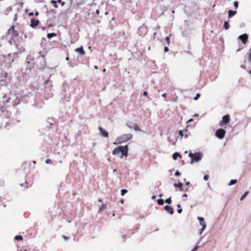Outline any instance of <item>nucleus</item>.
Listing matches in <instances>:
<instances>
[{
  "label": "nucleus",
  "instance_id": "obj_27",
  "mask_svg": "<svg viewBox=\"0 0 251 251\" xmlns=\"http://www.w3.org/2000/svg\"><path fill=\"white\" fill-rule=\"evenodd\" d=\"M165 41H166L167 45H170V40L169 36H168V37H166Z\"/></svg>",
  "mask_w": 251,
  "mask_h": 251
},
{
  "label": "nucleus",
  "instance_id": "obj_4",
  "mask_svg": "<svg viewBox=\"0 0 251 251\" xmlns=\"http://www.w3.org/2000/svg\"><path fill=\"white\" fill-rule=\"evenodd\" d=\"M7 34H11V38L14 39V38H16L19 36V32L18 31L15 29L14 26H12L7 31Z\"/></svg>",
  "mask_w": 251,
  "mask_h": 251
},
{
  "label": "nucleus",
  "instance_id": "obj_58",
  "mask_svg": "<svg viewBox=\"0 0 251 251\" xmlns=\"http://www.w3.org/2000/svg\"><path fill=\"white\" fill-rule=\"evenodd\" d=\"M249 73L251 75V70L249 71Z\"/></svg>",
  "mask_w": 251,
  "mask_h": 251
},
{
  "label": "nucleus",
  "instance_id": "obj_49",
  "mask_svg": "<svg viewBox=\"0 0 251 251\" xmlns=\"http://www.w3.org/2000/svg\"><path fill=\"white\" fill-rule=\"evenodd\" d=\"M193 121V120L192 119H191L188 120V122H192Z\"/></svg>",
  "mask_w": 251,
  "mask_h": 251
},
{
  "label": "nucleus",
  "instance_id": "obj_53",
  "mask_svg": "<svg viewBox=\"0 0 251 251\" xmlns=\"http://www.w3.org/2000/svg\"><path fill=\"white\" fill-rule=\"evenodd\" d=\"M155 198V196H153L152 197V199H154Z\"/></svg>",
  "mask_w": 251,
  "mask_h": 251
},
{
  "label": "nucleus",
  "instance_id": "obj_34",
  "mask_svg": "<svg viewBox=\"0 0 251 251\" xmlns=\"http://www.w3.org/2000/svg\"><path fill=\"white\" fill-rule=\"evenodd\" d=\"M201 95L200 94H197L196 97L194 98V100H197L200 97Z\"/></svg>",
  "mask_w": 251,
  "mask_h": 251
},
{
  "label": "nucleus",
  "instance_id": "obj_52",
  "mask_svg": "<svg viewBox=\"0 0 251 251\" xmlns=\"http://www.w3.org/2000/svg\"><path fill=\"white\" fill-rule=\"evenodd\" d=\"M56 1L59 2V3L62 2V0H57Z\"/></svg>",
  "mask_w": 251,
  "mask_h": 251
},
{
  "label": "nucleus",
  "instance_id": "obj_42",
  "mask_svg": "<svg viewBox=\"0 0 251 251\" xmlns=\"http://www.w3.org/2000/svg\"><path fill=\"white\" fill-rule=\"evenodd\" d=\"M62 237L66 240H67L68 239V237H66V236L65 235H63L62 236Z\"/></svg>",
  "mask_w": 251,
  "mask_h": 251
},
{
  "label": "nucleus",
  "instance_id": "obj_10",
  "mask_svg": "<svg viewBox=\"0 0 251 251\" xmlns=\"http://www.w3.org/2000/svg\"><path fill=\"white\" fill-rule=\"evenodd\" d=\"M39 24V21L38 20H35L34 19H31V24L30 26L34 28L35 27L37 26Z\"/></svg>",
  "mask_w": 251,
  "mask_h": 251
},
{
  "label": "nucleus",
  "instance_id": "obj_2",
  "mask_svg": "<svg viewBox=\"0 0 251 251\" xmlns=\"http://www.w3.org/2000/svg\"><path fill=\"white\" fill-rule=\"evenodd\" d=\"M132 135L131 134H125L118 137L117 140L120 143H124L131 139Z\"/></svg>",
  "mask_w": 251,
  "mask_h": 251
},
{
  "label": "nucleus",
  "instance_id": "obj_20",
  "mask_svg": "<svg viewBox=\"0 0 251 251\" xmlns=\"http://www.w3.org/2000/svg\"><path fill=\"white\" fill-rule=\"evenodd\" d=\"M248 194H249V191L245 192L244 193V194L241 196V197L240 198V201L243 200Z\"/></svg>",
  "mask_w": 251,
  "mask_h": 251
},
{
  "label": "nucleus",
  "instance_id": "obj_15",
  "mask_svg": "<svg viewBox=\"0 0 251 251\" xmlns=\"http://www.w3.org/2000/svg\"><path fill=\"white\" fill-rule=\"evenodd\" d=\"M228 18H230L236 14V11L229 10L228 11Z\"/></svg>",
  "mask_w": 251,
  "mask_h": 251
},
{
  "label": "nucleus",
  "instance_id": "obj_28",
  "mask_svg": "<svg viewBox=\"0 0 251 251\" xmlns=\"http://www.w3.org/2000/svg\"><path fill=\"white\" fill-rule=\"evenodd\" d=\"M127 192V191L126 189H122L121 190V195L124 196Z\"/></svg>",
  "mask_w": 251,
  "mask_h": 251
},
{
  "label": "nucleus",
  "instance_id": "obj_46",
  "mask_svg": "<svg viewBox=\"0 0 251 251\" xmlns=\"http://www.w3.org/2000/svg\"><path fill=\"white\" fill-rule=\"evenodd\" d=\"M182 197H187V195L186 194H184L182 195Z\"/></svg>",
  "mask_w": 251,
  "mask_h": 251
},
{
  "label": "nucleus",
  "instance_id": "obj_12",
  "mask_svg": "<svg viewBox=\"0 0 251 251\" xmlns=\"http://www.w3.org/2000/svg\"><path fill=\"white\" fill-rule=\"evenodd\" d=\"M164 209L166 211H167V212H168L170 214H173L174 213V209L170 206H168V205L165 206L164 207Z\"/></svg>",
  "mask_w": 251,
  "mask_h": 251
},
{
  "label": "nucleus",
  "instance_id": "obj_8",
  "mask_svg": "<svg viewBox=\"0 0 251 251\" xmlns=\"http://www.w3.org/2000/svg\"><path fill=\"white\" fill-rule=\"evenodd\" d=\"M99 129L100 131V135L104 137H108L109 134L108 132L106 131L104 129H103L101 126L99 127Z\"/></svg>",
  "mask_w": 251,
  "mask_h": 251
},
{
  "label": "nucleus",
  "instance_id": "obj_9",
  "mask_svg": "<svg viewBox=\"0 0 251 251\" xmlns=\"http://www.w3.org/2000/svg\"><path fill=\"white\" fill-rule=\"evenodd\" d=\"M198 219L200 221V225L202 226L201 230H203L206 228V223L204 221V218L201 217H198Z\"/></svg>",
  "mask_w": 251,
  "mask_h": 251
},
{
  "label": "nucleus",
  "instance_id": "obj_48",
  "mask_svg": "<svg viewBox=\"0 0 251 251\" xmlns=\"http://www.w3.org/2000/svg\"><path fill=\"white\" fill-rule=\"evenodd\" d=\"M185 184L186 185L188 186L190 184V182L188 181V182H186Z\"/></svg>",
  "mask_w": 251,
  "mask_h": 251
},
{
  "label": "nucleus",
  "instance_id": "obj_24",
  "mask_svg": "<svg viewBox=\"0 0 251 251\" xmlns=\"http://www.w3.org/2000/svg\"><path fill=\"white\" fill-rule=\"evenodd\" d=\"M157 203L159 205H162L164 204V201L163 199H160L157 200Z\"/></svg>",
  "mask_w": 251,
  "mask_h": 251
},
{
  "label": "nucleus",
  "instance_id": "obj_36",
  "mask_svg": "<svg viewBox=\"0 0 251 251\" xmlns=\"http://www.w3.org/2000/svg\"><path fill=\"white\" fill-rule=\"evenodd\" d=\"M175 176H179L180 175V173L177 171H176V173H175Z\"/></svg>",
  "mask_w": 251,
  "mask_h": 251
},
{
  "label": "nucleus",
  "instance_id": "obj_55",
  "mask_svg": "<svg viewBox=\"0 0 251 251\" xmlns=\"http://www.w3.org/2000/svg\"><path fill=\"white\" fill-rule=\"evenodd\" d=\"M184 131H186V132H187V129H185L183 130Z\"/></svg>",
  "mask_w": 251,
  "mask_h": 251
},
{
  "label": "nucleus",
  "instance_id": "obj_43",
  "mask_svg": "<svg viewBox=\"0 0 251 251\" xmlns=\"http://www.w3.org/2000/svg\"><path fill=\"white\" fill-rule=\"evenodd\" d=\"M198 246L195 247L193 249V250H192V251H196L198 249Z\"/></svg>",
  "mask_w": 251,
  "mask_h": 251
},
{
  "label": "nucleus",
  "instance_id": "obj_23",
  "mask_svg": "<svg viewBox=\"0 0 251 251\" xmlns=\"http://www.w3.org/2000/svg\"><path fill=\"white\" fill-rule=\"evenodd\" d=\"M15 239L16 240L22 241L23 238V237H22V236L21 235H16L15 237Z\"/></svg>",
  "mask_w": 251,
  "mask_h": 251
},
{
  "label": "nucleus",
  "instance_id": "obj_57",
  "mask_svg": "<svg viewBox=\"0 0 251 251\" xmlns=\"http://www.w3.org/2000/svg\"><path fill=\"white\" fill-rule=\"evenodd\" d=\"M25 12H26V13H27V11H28V9H26V10H25Z\"/></svg>",
  "mask_w": 251,
  "mask_h": 251
},
{
  "label": "nucleus",
  "instance_id": "obj_26",
  "mask_svg": "<svg viewBox=\"0 0 251 251\" xmlns=\"http://www.w3.org/2000/svg\"><path fill=\"white\" fill-rule=\"evenodd\" d=\"M248 59L249 62L251 63V49L249 50V52L248 53Z\"/></svg>",
  "mask_w": 251,
  "mask_h": 251
},
{
  "label": "nucleus",
  "instance_id": "obj_54",
  "mask_svg": "<svg viewBox=\"0 0 251 251\" xmlns=\"http://www.w3.org/2000/svg\"><path fill=\"white\" fill-rule=\"evenodd\" d=\"M98 201H99V202H101V201H102V200H101V199H99Z\"/></svg>",
  "mask_w": 251,
  "mask_h": 251
},
{
  "label": "nucleus",
  "instance_id": "obj_33",
  "mask_svg": "<svg viewBox=\"0 0 251 251\" xmlns=\"http://www.w3.org/2000/svg\"><path fill=\"white\" fill-rule=\"evenodd\" d=\"M179 135L182 138L184 136L183 131L182 130H179Z\"/></svg>",
  "mask_w": 251,
  "mask_h": 251
},
{
  "label": "nucleus",
  "instance_id": "obj_3",
  "mask_svg": "<svg viewBox=\"0 0 251 251\" xmlns=\"http://www.w3.org/2000/svg\"><path fill=\"white\" fill-rule=\"evenodd\" d=\"M189 156L191 158L192 161L191 163L192 164L194 161H198L200 160L201 158V154L200 152H197L195 153H192L190 152L189 154Z\"/></svg>",
  "mask_w": 251,
  "mask_h": 251
},
{
  "label": "nucleus",
  "instance_id": "obj_40",
  "mask_svg": "<svg viewBox=\"0 0 251 251\" xmlns=\"http://www.w3.org/2000/svg\"><path fill=\"white\" fill-rule=\"evenodd\" d=\"M33 15H34V13H33V12H29V13H28V15H29V16H33Z\"/></svg>",
  "mask_w": 251,
  "mask_h": 251
},
{
  "label": "nucleus",
  "instance_id": "obj_6",
  "mask_svg": "<svg viewBox=\"0 0 251 251\" xmlns=\"http://www.w3.org/2000/svg\"><path fill=\"white\" fill-rule=\"evenodd\" d=\"M226 131L223 128L218 129L215 133L216 136L220 139L224 138L226 134Z\"/></svg>",
  "mask_w": 251,
  "mask_h": 251
},
{
  "label": "nucleus",
  "instance_id": "obj_7",
  "mask_svg": "<svg viewBox=\"0 0 251 251\" xmlns=\"http://www.w3.org/2000/svg\"><path fill=\"white\" fill-rule=\"evenodd\" d=\"M238 38L241 40L244 44H246L248 41V35L247 34H244L239 36Z\"/></svg>",
  "mask_w": 251,
  "mask_h": 251
},
{
  "label": "nucleus",
  "instance_id": "obj_61",
  "mask_svg": "<svg viewBox=\"0 0 251 251\" xmlns=\"http://www.w3.org/2000/svg\"><path fill=\"white\" fill-rule=\"evenodd\" d=\"M24 251H27L26 250H25Z\"/></svg>",
  "mask_w": 251,
  "mask_h": 251
},
{
  "label": "nucleus",
  "instance_id": "obj_44",
  "mask_svg": "<svg viewBox=\"0 0 251 251\" xmlns=\"http://www.w3.org/2000/svg\"><path fill=\"white\" fill-rule=\"evenodd\" d=\"M166 93H164L162 95V97H164V98H166Z\"/></svg>",
  "mask_w": 251,
  "mask_h": 251
},
{
  "label": "nucleus",
  "instance_id": "obj_47",
  "mask_svg": "<svg viewBox=\"0 0 251 251\" xmlns=\"http://www.w3.org/2000/svg\"><path fill=\"white\" fill-rule=\"evenodd\" d=\"M65 4V2H61V6H63Z\"/></svg>",
  "mask_w": 251,
  "mask_h": 251
},
{
  "label": "nucleus",
  "instance_id": "obj_11",
  "mask_svg": "<svg viewBox=\"0 0 251 251\" xmlns=\"http://www.w3.org/2000/svg\"><path fill=\"white\" fill-rule=\"evenodd\" d=\"M75 51L79 53L81 55H83L85 54V51L82 46L80 48L75 49Z\"/></svg>",
  "mask_w": 251,
  "mask_h": 251
},
{
  "label": "nucleus",
  "instance_id": "obj_56",
  "mask_svg": "<svg viewBox=\"0 0 251 251\" xmlns=\"http://www.w3.org/2000/svg\"><path fill=\"white\" fill-rule=\"evenodd\" d=\"M95 68L97 69H98V67L97 66H95Z\"/></svg>",
  "mask_w": 251,
  "mask_h": 251
},
{
  "label": "nucleus",
  "instance_id": "obj_37",
  "mask_svg": "<svg viewBox=\"0 0 251 251\" xmlns=\"http://www.w3.org/2000/svg\"><path fill=\"white\" fill-rule=\"evenodd\" d=\"M190 135V134L189 133H185V134H184V136L185 138H187Z\"/></svg>",
  "mask_w": 251,
  "mask_h": 251
},
{
  "label": "nucleus",
  "instance_id": "obj_38",
  "mask_svg": "<svg viewBox=\"0 0 251 251\" xmlns=\"http://www.w3.org/2000/svg\"><path fill=\"white\" fill-rule=\"evenodd\" d=\"M169 51V49H168V47H164V51H165V52H167V51Z\"/></svg>",
  "mask_w": 251,
  "mask_h": 251
},
{
  "label": "nucleus",
  "instance_id": "obj_16",
  "mask_svg": "<svg viewBox=\"0 0 251 251\" xmlns=\"http://www.w3.org/2000/svg\"><path fill=\"white\" fill-rule=\"evenodd\" d=\"M174 186L175 187H178L179 188L180 191H183V190H182L183 184L182 183H181L180 182L178 183V184L175 183L174 184Z\"/></svg>",
  "mask_w": 251,
  "mask_h": 251
},
{
  "label": "nucleus",
  "instance_id": "obj_14",
  "mask_svg": "<svg viewBox=\"0 0 251 251\" xmlns=\"http://www.w3.org/2000/svg\"><path fill=\"white\" fill-rule=\"evenodd\" d=\"M127 125L130 128H133L135 130H141L137 124H134L133 126H131L129 124H127Z\"/></svg>",
  "mask_w": 251,
  "mask_h": 251
},
{
  "label": "nucleus",
  "instance_id": "obj_59",
  "mask_svg": "<svg viewBox=\"0 0 251 251\" xmlns=\"http://www.w3.org/2000/svg\"><path fill=\"white\" fill-rule=\"evenodd\" d=\"M159 197H161V196H162V194H160V195H159Z\"/></svg>",
  "mask_w": 251,
  "mask_h": 251
},
{
  "label": "nucleus",
  "instance_id": "obj_5",
  "mask_svg": "<svg viewBox=\"0 0 251 251\" xmlns=\"http://www.w3.org/2000/svg\"><path fill=\"white\" fill-rule=\"evenodd\" d=\"M230 118L229 115H226L223 117L222 120L219 123V125L221 126L227 125L230 122Z\"/></svg>",
  "mask_w": 251,
  "mask_h": 251
},
{
  "label": "nucleus",
  "instance_id": "obj_13",
  "mask_svg": "<svg viewBox=\"0 0 251 251\" xmlns=\"http://www.w3.org/2000/svg\"><path fill=\"white\" fill-rule=\"evenodd\" d=\"M3 102L4 103H8L10 100V98L9 97L7 96L6 94L4 95V96H3Z\"/></svg>",
  "mask_w": 251,
  "mask_h": 251
},
{
  "label": "nucleus",
  "instance_id": "obj_17",
  "mask_svg": "<svg viewBox=\"0 0 251 251\" xmlns=\"http://www.w3.org/2000/svg\"><path fill=\"white\" fill-rule=\"evenodd\" d=\"M179 156L180 157H181V155L180 154H179L177 152H175L173 155V158L174 160H176L177 159V157Z\"/></svg>",
  "mask_w": 251,
  "mask_h": 251
},
{
  "label": "nucleus",
  "instance_id": "obj_51",
  "mask_svg": "<svg viewBox=\"0 0 251 251\" xmlns=\"http://www.w3.org/2000/svg\"><path fill=\"white\" fill-rule=\"evenodd\" d=\"M96 13H97L98 14H99L100 13V11H99V10L97 9V10H96Z\"/></svg>",
  "mask_w": 251,
  "mask_h": 251
},
{
  "label": "nucleus",
  "instance_id": "obj_32",
  "mask_svg": "<svg viewBox=\"0 0 251 251\" xmlns=\"http://www.w3.org/2000/svg\"><path fill=\"white\" fill-rule=\"evenodd\" d=\"M203 179L205 181L208 180L209 179V176L208 175H205L203 177Z\"/></svg>",
  "mask_w": 251,
  "mask_h": 251
},
{
  "label": "nucleus",
  "instance_id": "obj_45",
  "mask_svg": "<svg viewBox=\"0 0 251 251\" xmlns=\"http://www.w3.org/2000/svg\"><path fill=\"white\" fill-rule=\"evenodd\" d=\"M39 12H38V11H36V12L35 13V15L36 16H38V15H39Z\"/></svg>",
  "mask_w": 251,
  "mask_h": 251
},
{
  "label": "nucleus",
  "instance_id": "obj_1",
  "mask_svg": "<svg viewBox=\"0 0 251 251\" xmlns=\"http://www.w3.org/2000/svg\"><path fill=\"white\" fill-rule=\"evenodd\" d=\"M128 147L127 145L124 146H118L116 147L113 151V154L115 155H118L121 153V157L122 158L123 156H126L128 153Z\"/></svg>",
  "mask_w": 251,
  "mask_h": 251
},
{
  "label": "nucleus",
  "instance_id": "obj_30",
  "mask_svg": "<svg viewBox=\"0 0 251 251\" xmlns=\"http://www.w3.org/2000/svg\"><path fill=\"white\" fill-rule=\"evenodd\" d=\"M1 76L5 78L7 76V73L6 72H2L1 73Z\"/></svg>",
  "mask_w": 251,
  "mask_h": 251
},
{
  "label": "nucleus",
  "instance_id": "obj_39",
  "mask_svg": "<svg viewBox=\"0 0 251 251\" xmlns=\"http://www.w3.org/2000/svg\"><path fill=\"white\" fill-rule=\"evenodd\" d=\"M182 209H181V208H179V209H178L177 210V212H178V213H179V214H180V213L182 212Z\"/></svg>",
  "mask_w": 251,
  "mask_h": 251
},
{
  "label": "nucleus",
  "instance_id": "obj_25",
  "mask_svg": "<svg viewBox=\"0 0 251 251\" xmlns=\"http://www.w3.org/2000/svg\"><path fill=\"white\" fill-rule=\"evenodd\" d=\"M224 26L226 29H228L229 28V25L227 22H225Z\"/></svg>",
  "mask_w": 251,
  "mask_h": 251
},
{
  "label": "nucleus",
  "instance_id": "obj_31",
  "mask_svg": "<svg viewBox=\"0 0 251 251\" xmlns=\"http://www.w3.org/2000/svg\"><path fill=\"white\" fill-rule=\"evenodd\" d=\"M45 162L47 164H51L52 163V161L50 159H47L46 160Z\"/></svg>",
  "mask_w": 251,
  "mask_h": 251
},
{
  "label": "nucleus",
  "instance_id": "obj_18",
  "mask_svg": "<svg viewBox=\"0 0 251 251\" xmlns=\"http://www.w3.org/2000/svg\"><path fill=\"white\" fill-rule=\"evenodd\" d=\"M50 3L53 4V7L55 8H57L58 7V5L57 4V1L55 0H51L50 1Z\"/></svg>",
  "mask_w": 251,
  "mask_h": 251
},
{
  "label": "nucleus",
  "instance_id": "obj_21",
  "mask_svg": "<svg viewBox=\"0 0 251 251\" xmlns=\"http://www.w3.org/2000/svg\"><path fill=\"white\" fill-rule=\"evenodd\" d=\"M237 181L236 179H232L230 181L228 185H232L236 184L237 183Z\"/></svg>",
  "mask_w": 251,
  "mask_h": 251
},
{
  "label": "nucleus",
  "instance_id": "obj_29",
  "mask_svg": "<svg viewBox=\"0 0 251 251\" xmlns=\"http://www.w3.org/2000/svg\"><path fill=\"white\" fill-rule=\"evenodd\" d=\"M165 202L166 203H167L168 204H170L171 203V201H172V200H171V198L170 197L168 199H166L165 201Z\"/></svg>",
  "mask_w": 251,
  "mask_h": 251
},
{
  "label": "nucleus",
  "instance_id": "obj_50",
  "mask_svg": "<svg viewBox=\"0 0 251 251\" xmlns=\"http://www.w3.org/2000/svg\"><path fill=\"white\" fill-rule=\"evenodd\" d=\"M177 207L179 209L180 208V207H181V205L178 204L177 205Z\"/></svg>",
  "mask_w": 251,
  "mask_h": 251
},
{
  "label": "nucleus",
  "instance_id": "obj_19",
  "mask_svg": "<svg viewBox=\"0 0 251 251\" xmlns=\"http://www.w3.org/2000/svg\"><path fill=\"white\" fill-rule=\"evenodd\" d=\"M56 35L54 33H50L47 34V37L49 39L51 38L52 37L56 36Z\"/></svg>",
  "mask_w": 251,
  "mask_h": 251
},
{
  "label": "nucleus",
  "instance_id": "obj_41",
  "mask_svg": "<svg viewBox=\"0 0 251 251\" xmlns=\"http://www.w3.org/2000/svg\"><path fill=\"white\" fill-rule=\"evenodd\" d=\"M143 95L145 96H148V93L147 91H144L143 92Z\"/></svg>",
  "mask_w": 251,
  "mask_h": 251
},
{
  "label": "nucleus",
  "instance_id": "obj_22",
  "mask_svg": "<svg viewBox=\"0 0 251 251\" xmlns=\"http://www.w3.org/2000/svg\"><path fill=\"white\" fill-rule=\"evenodd\" d=\"M106 204H102L100 207L99 208V211L100 212L101 211H103V210H104L105 208H106Z\"/></svg>",
  "mask_w": 251,
  "mask_h": 251
},
{
  "label": "nucleus",
  "instance_id": "obj_35",
  "mask_svg": "<svg viewBox=\"0 0 251 251\" xmlns=\"http://www.w3.org/2000/svg\"><path fill=\"white\" fill-rule=\"evenodd\" d=\"M234 6H235V7L236 8H237V7L238 6V3L237 1H235L234 2Z\"/></svg>",
  "mask_w": 251,
  "mask_h": 251
},
{
  "label": "nucleus",
  "instance_id": "obj_60",
  "mask_svg": "<svg viewBox=\"0 0 251 251\" xmlns=\"http://www.w3.org/2000/svg\"><path fill=\"white\" fill-rule=\"evenodd\" d=\"M188 187L187 188L186 191H188Z\"/></svg>",
  "mask_w": 251,
  "mask_h": 251
}]
</instances>
